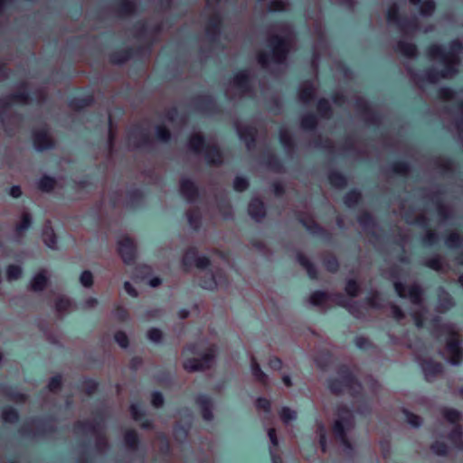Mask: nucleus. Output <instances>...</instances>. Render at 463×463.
<instances>
[{
  "label": "nucleus",
  "instance_id": "f257e3e1",
  "mask_svg": "<svg viewBox=\"0 0 463 463\" xmlns=\"http://www.w3.org/2000/svg\"><path fill=\"white\" fill-rule=\"evenodd\" d=\"M463 52V43L453 41L449 49L433 44L428 50L429 58L440 67V70L430 69L420 73H411L413 80L422 88L425 82L436 83L441 79H450L458 73L460 62L459 54Z\"/></svg>",
  "mask_w": 463,
  "mask_h": 463
},
{
  "label": "nucleus",
  "instance_id": "f03ea898",
  "mask_svg": "<svg viewBox=\"0 0 463 463\" xmlns=\"http://www.w3.org/2000/svg\"><path fill=\"white\" fill-rule=\"evenodd\" d=\"M276 31L280 34L275 33L269 37V53L259 54L258 61L262 67H269L271 63L280 66L286 61L293 35L292 28L288 24H281L277 26Z\"/></svg>",
  "mask_w": 463,
  "mask_h": 463
},
{
  "label": "nucleus",
  "instance_id": "7ed1b4c3",
  "mask_svg": "<svg viewBox=\"0 0 463 463\" xmlns=\"http://www.w3.org/2000/svg\"><path fill=\"white\" fill-rule=\"evenodd\" d=\"M215 354L216 347L213 345L205 346L203 342L189 345L182 352L183 367L189 373L208 369L213 363Z\"/></svg>",
  "mask_w": 463,
  "mask_h": 463
},
{
  "label": "nucleus",
  "instance_id": "20e7f679",
  "mask_svg": "<svg viewBox=\"0 0 463 463\" xmlns=\"http://www.w3.org/2000/svg\"><path fill=\"white\" fill-rule=\"evenodd\" d=\"M354 427V415L351 410L346 406H339L337 408L336 419L334 421L332 430L335 438L343 446V451L347 456H350L353 451V447L347 435Z\"/></svg>",
  "mask_w": 463,
  "mask_h": 463
},
{
  "label": "nucleus",
  "instance_id": "39448f33",
  "mask_svg": "<svg viewBox=\"0 0 463 463\" xmlns=\"http://www.w3.org/2000/svg\"><path fill=\"white\" fill-rule=\"evenodd\" d=\"M435 326L440 335L447 337V352L449 355L448 362L454 366L459 365L463 359V349L458 339V328L455 324L446 323L439 325V320H434Z\"/></svg>",
  "mask_w": 463,
  "mask_h": 463
},
{
  "label": "nucleus",
  "instance_id": "423d86ee",
  "mask_svg": "<svg viewBox=\"0 0 463 463\" xmlns=\"http://www.w3.org/2000/svg\"><path fill=\"white\" fill-rule=\"evenodd\" d=\"M394 288L399 297L408 298L415 309L411 311V316L414 319L417 327H422L425 322V308L421 304L422 289L417 284H412L409 287H404L401 282H394Z\"/></svg>",
  "mask_w": 463,
  "mask_h": 463
},
{
  "label": "nucleus",
  "instance_id": "0eeeda50",
  "mask_svg": "<svg viewBox=\"0 0 463 463\" xmlns=\"http://www.w3.org/2000/svg\"><path fill=\"white\" fill-rule=\"evenodd\" d=\"M188 147L195 154L203 155L209 165H220L222 162V154L214 141H205L199 133H194L190 137Z\"/></svg>",
  "mask_w": 463,
  "mask_h": 463
},
{
  "label": "nucleus",
  "instance_id": "6e6552de",
  "mask_svg": "<svg viewBox=\"0 0 463 463\" xmlns=\"http://www.w3.org/2000/svg\"><path fill=\"white\" fill-rule=\"evenodd\" d=\"M328 387L335 394H341L347 392L354 395L361 390L360 383L354 378L346 367L341 368L337 375L328 381Z\"/></svg>",
  "mask_w": 463,
  "mask_h": 463
},
{
  "label": "nucleus",
  "instance_id": "1a4fd4ad",
  "mask_svg": "<svg viewBox=\"0 0 463 463\" xmlns=\"http://www.w3.org/2000/svg\"><path fill=\"white\" fill-rule=\"evenodd\" d=\"M104 427L103 419H95L92 421H79L74 427V431L78 435L93 436L96 439V448L98 451L103 452L107 448V441L103 437Z\"/></svg>",
  "mask_w": 463,
  "mask_h": 463
},
{
  "label": "nucleus",
  "instance_id": "9d476101",
  "mask_svg": "<svg viewBox=\"0 0 463 463\" xmlns=\"http://www.w3.org/2000/svg\"><path fill=\"white\" fill-rule=\"evenodd\" d=\"M251 71L249 70L238 72L225 89V95L235 99L248 94L251 85Z\"/></svg>",
  "mask_w": 463,
  "mask_h": 463
},
{
  "label": "nucleus",
  "instance_id": "9b49d317",
  "mask_svg": "<svg viewBox=\"0 0 463 463\" xmlns=\"http://www.w3.org/2000/svg\"><path fill=\"white\" fill-rule=\"evenodd\" d=\"M389 24H393L404 34L411 35L419 30L418 18L413 16L411 20H402L398 14V7L392 5L387 11Z\"/></svg>",
  "mask_w": 463,
  "mask_h": 463
},
{
  "label": "nucleus",
  "instance_id": "f8f14e48",
  "mask_svg": "<svg viewBox=\"0 0 463 463\" xmlns=\"http://www.w3.org/2000/svg\"><path fill=\"white\" fill-rule=\"evenodd\" d=\"M219 2L220 0H206V12L210 15L206 25V34L213 40L220 32L221 15L215 9V5Z\"/></svg>",
  "mask_w": 463,
  "mask_h": 463
},
{
  "label": "nucleus",
  "instance_id": "ddd939ff",
  "mask_svg": "<svg viewBox=\"0 0 463 463\" xmlns=\"http://www.w3.org/2000/svg\"><path fill=\"white\" fill-rule=\"evenodd\" d=\"M227 280L222 269L206 272L202 279L200 285L203 288L213 290L218 287H225Z\"/></svg>",
  "mask_w": 463,
  "mask_h": 463
},
{
  "label": "nucleus",
  "instance_id": "4468645a",
  "mask_svg": "<svg viewBox=\"0 0 463 463\" xmlns=\"http://www.w3.org/2000/svg\"><path fill=\"white\" fill-rule=\"evenodd\" d=\"M33 141L37 151H43L53 147V140L48 129L43 127L33 131Z\"/></svg>",
  "mask_w": 463,
  "mask_h": 463
},
{
  "label": "nucleus",
  "instance_id": "2eb2a0df",
  "mask_svg": "<svg viewBox=\"0 0 463 463\" xmlns=\"http://www.w3.org/2000/svg\"><path fill=\"white\" fill-rule=\"evenodd\" d=\"M128 144L129 147L139 148L149 144V135L147 131L142 128H135L128 134Z\"/></svg>",
  "mask_w": 463,
  "mask_h": 463
},
{
  "label": "nucleus",
  "instance_id": "dca6fc26",
  "mask_svg": "<svg viewBox=\"0 0 463 463\" xmlns=\"http://www.w3.org/2000/svg\"><path fill=\"white\" fill-rule=\"evenodd\" d=\"M439 96L444 100H449V101H459L458 107V111L460 113L461 119L458 123V128L459 131H462L463 128V92H455L450 89L442 88L439 90Z\"/></svg>",
  "mask_w": 463,
  "mask_h": 463
},
{
  "label": "nucleus",
  "instance_id": "f3484780",
  "mask_svg": "<svg viewBox=\"0 0 463 463\" xmlns=\"http://www.w3.org/2000/svg\"><path fill=\"white\" fill-rule=\"evenodd\" d=\"M118 252L126 264L131 263L136 257V246L128 238H123L118 241Z\"/></svg>",
  "mask_w": 463,
  "mask_h": 463
},
{
  "label": "nucleus",
  "instance_id": "a211bd4d",
  "mask_svg": "<svg viewBox=\"0 0 463 463\" xmlns=\"http://www.w3.org/2000/svg\"><path fill=\"white\" fill-rule=\"evenodd\" d=\"M420 367L428 382H432L442 372V365L431 359L421 361Z\"/></svg>",
  "mask_w": 463,
  "mask_h": 463
},
{
  "label": "nucleus",
  "instance_id": "6ab92c4d",
  "mask_svg": "<svg viewBox=\"0 0 463 463\" xmlns=\"http://www.w3.org/2000/svg\"><path fill=\"white\" fill-rule=\"evenodd\" d=\"M235 128L239 137L245 142L247 148L250 150L254 146L256 129L241 123H236Z\"/></svg>",
  "mask_w": 463,
  "mask_h": 463
},
{
  "label": "nucleus",
  "instance_id": "aec40b11",
  "mask_svg": "<svg viewBox=\"0 0 463 463\" xmlns=\"http://www.w3.org/2000/svg\"><path fill=\"white\" fill-rule=\"evenodd\" d=\"M180 192L182 196L188 202H193L198 194L196 185L188 178H182L180 181Z\"/></svg>",
  "mask_w": 463,
  "mask_h": 463
},
{
  "label": "nucleus",
  "instance_id": "412c9836",
  "mask_svg": "<svg viewBox=\"0 0 463 463\" xmlns=\"http://www.w3.org/2000/svg\"><path fill=\"white\" fill-rule=\"evenodd\" d=\"M196 403L201 409L203 420L211 421L213 419L212 400L207 395L201 394L197 396Z\"/></svg>",
  "mask_w": 463,
  "mask_h": 463
},
{
  "label": "nucleus",
  "instance_id": "4be33fe9",
  "mask_svg": "<svg viewBox=\"0 0 463 463\" xmlns=\"http://www.w3.org/2000/svg\"><path fill=\"white\" fill-rule=\"evenodd\" d=\"M248 212L250 217L256 222H260L266 214L263 203L257 198L250 201Z\"/></svg>",
  "mask_w": 463,
  "mask_h": 463
},
{
  "label": "nucleus",
  "instance_id": "5701e85b",
  "mask_svg": "<svg viewBox=\"0 0 463 463\" xmlns=\"http://www.w3.org/2000/svg\"><path fill=\"white\" fill-rule=\"evenodd\" d=\"M47 282V270L42 269L33 277L30 282V288L34 292H41L45 288Z\"/></svg>",
  "mask_w": 463,
  "mask_h": 463
},
{
  "label": "nucleus",
  "instance_id": "b1692460",
  "mask_svg": "<svg viewBox=\"0 0 463 463\" xmlns=\"http://www.w3.org/2000/svg\"><path fill=\"white\" fill-rule=\"evenodd\" d=\"M455 305L451 296L443 290L442 288H439V294H438V309L439 312H446L449 310L451 307H453Z\"/></svg>",
  "mask_w": 463,
  "mask_h": 463
},
{
  "label": "nucleus",
  "instance_id": "393cba45",
  "mask_svg": "<svg viewBox=\"0 0 463 463\" xmlns=\"http://www.w3.org/2000/svg\"><path fill=\"white\" fill-rule=\"evenodd\" d=\"M42 238L43 243L52 250H57V238L52 228L46 223L43 229Z\"/></svg>",
  "mask_w": 463,
  "mask_h": 463
},
{
  "label": "nucleus",
  "instance_id": "a878e982",
  "mask_svg": "<svg viewBox=\"0 0 463 463\" xmlns=\"http://www.w3.org/2000/svg\"><path fill=\"white\" fill-rule=\"evenodd\" d=\"M316 88L310 81H305L299 88L298 97L303 103H308L314 97Z\"/></svg>",
  "mask_w": 463,
  "mask_h": 463
},
{
  "label": "nucleus",
  "instance_id": "bb28decb",
  "mask_svg": "<svg viewBox=\"0 0 463 463\" xmlns=\"http://www.w3.org/2000/svg\"><path fill=\"white\" fill-rule=\"evenodd\" d=\"M250 372L256 381L264 385L268 384L269 376L262 371L259 363L254 357H251L250 360Z\"/></svg>",
  "mask_w": 463,
  "mask_h": 463
},
{
  "label": "nucleus",
  "instance_id": "cd10ccee",
  "mask_svg": "<svg viewBox=\"0 0 463 463\" xmlns=\"http://www.w3.org/2000/svg\"><path fill=\"white\" fill-rule=\"evenodd\" d=\"M411 3L414 5L419 6L420 13L424 16H430L436 7L435 2L433 0H410Z\"/></svg>",
  "mask_w": 463,
  "mask_h": 463
},
{
  "label": "nucleus",
  "instance_id": "c85d7f7f",
  "mask_svg": "<svg viewBox=\"0 0 463 463\" xmlns=\"http://www.w3.org/2000/svg\"><path fill=\"white\" fill-rule=\"evenodd\" d=\"M279 140L288 153H290L293 150V140L288 129L286 127H282L279 130Z\"/></svg>",
  "mask_w": 463,
  "mask_h": 463
},
{
  "label": "nucleus",
  "instance_id": "c756f323",
  "mask_svg": "<svg viewBox=\"0 0 463 463\" xmlns=\"http://www.w3.org/2000/svg\"><path fill=\"white\" fill-rule=\"evenodd\" d=\"M297 259L298 263L307 270L310 279L317 278V269L309 260L302 253H298Z\"/></svg>",
  "mask_w": 463,
  "mask_h": 463
},
{
  "label": "nucleus",
  "instance_id": "7c9ffc66",
  "mask_svg": "<svg viewBox=\"0 0 463 463\" xmlns=\"http://www.w3.org/2000/svg\"><path fill=\"white\" fill-rule=\"evenodd\" d=\"M397 51L406 57H413L417 54V48L413 43L400 41L397 44Z\"/></svg>",
  "mask_w": 463,
  "mask_h": 463
},
{
  "label": "nucleus",
  "instance_id": "2f4dec72",
  "mask_svg": "<svg viewBox=\"0 0 463 463\" xmlns=\"http://www.w3.org/2000/svg\"><path fill=\"white\" fill-rule=\"evenodd\" d=\"M71 307V301L70 298L65 297H59L55 301V310L60 315L62 316L64 313L68 312Z\"/></svg>",
  "mask_w": 463,
  "mask_h": 463
},
{
  "label": "nucleus",
  "instance_id": "473e14b6",
  "mask_svg": "<svg viewBox=\"0 0 463 463\" xmlns=\"http://www.w3.org/2000/svg\"><path fill=\"white\" fill-rule=\"evenodd\" d=\"M449 439L455 448L459 449L463 448V436L459 426H456L453 429Z\"/></svg>",
  "mask_w": 463,
  "mask_h": 463
},
{
  "label": "nucleus",
  "instance_id": "72a5a7b5",
  "mask_svg": "<svg viewBox=\"0 0 463 463\" xmlns=\"http://www.w3.org/2000/svg\"><path fill=\"white\" fill-rule=\"evenodd\" d=\"M32 224V217L29 213L24 212L21 216V221L15 226V232L17 234H21L30 228Z\"/></svg>",
  "mask_w": 463,
  "mask_h": 463
},
{
  "label": "nucleus",
  "instance_id": "f704fd0d",
  "mask_svg": "<svg viewBox=\"0 0 463 463\" xmlns=\"http://www.w3.org/2000/svg\"><path fill=\"white\" fill-rule=\"evenodd\" d=\"M442 415L450 423H456L462 418V414L460 411L449 408L443 409Z\"/></svg>",
  "mask_w": 463,
  "mask_h": 463
},
{
  "label": "nucleus",
  "instance_id": "c9c22d12",
  "mask_svg": "<svg viewBox=\"0 0 463 463\" xmlns=\"http://www.w3.org/2000/svg\"><path fill=\"white\" fill-rule=\"evenodd\" d=\"M29 103V97L24 92L14 94L8 98L5 105L9 106L13 104H27Z\"/></svg>",
  "mask_w": 463,
  "mask_h": 463
},
{
  "label": "nucleus",
  "instance_id": "e433bc0d",
  "mask_svg": "<svg viewBox=\"0 0 463 463\" xmlns=\"http://www.w3.org/2000/svg\"><path fill=\"white\" fill-rule=\"evenodd\" d=\"M328 179L330 184L336 188H343L346 184L345 177L337 172H332L329 175Z\"/></svg>",
  "mask_w": 463,
  "mask_h": 463
},
{
  "label": "nucleus",
  "instance_id": "4c0bfd02",
  "mask_svg": "<svg viewBox=\"0 0 463 463\" xmlns=\"http://www.w3.org/2000/svg\"><path fill=\"white\" fill-rule=\"evenodd\" d=\"M55 179L50 176H43L38 182V188L43 192H51L55 186Z\"/></svg>",
  "mask_w": 463,
  "mask_h": 463
},
{
  "label": "nucleus",
  "instance_id": "58836bf2",
  "mask_svg": "<svg viewBox=\"0 0 463 463\" xmlns=\"http://www.w3.org/2000/svg\"><path fill=\"white\" fill-rule=\"evenodd\" d=\"M156 136L159 141L164 143L168 142L171 137L168 127H166L165 125L156 126Z\"/></svg>",
  "mask_w": 463,
  "mask_h": 463
},
{
  "label": "nucleus",
  "instance_id": "ea45409f",
  "mask_svg": "<svg viewBox=\"0 0 463 463\" xmlns=\"http://www.w3.org/2000/svg\"><path fill=\"white\" fill-rule=\"evenodd\" d=\"M281 420L285 424H288L297 419V412L288 407H283L279 412Z\"/></svg>",
  "mask_w": 463,
  "mask_h": 463
},
{
  "label": "nucleus",
  "instance_id": "a19ab883",
  "mask_svg": "<svg viewBox=\"0 0 463 463\" xmlns=\"http://www.w3.org/2000/svg\"><path fill=\"white\" fill-rule=\"evenodd\" d=\"M317 126V118L313 114H307L301 119V127L305 130L314 129Z\"/></svg>",
  "mask_w": 463,
  "mask_h": 463
},
{
  "label": "nucleus",
  "instance_id": "79ce46f5",
  "mask_svg": "<svg viewBox=\"0 0 463 463\" xmlns=\"http://www.w3.org/2000/svg\"><path fill=\"white\" fill-rule=\"evenodd\" d=\"M252 248L260 254L267 256L269 251L265 242L260 238H253L250 241Z\"/></svg>",
  "mask_w": 463,
  "mask_h": 463
},
{
  "label": "nucleus",
  "instance_id": "37998d69",
  "mask_svg": "<svg viewBox=\"0 0 463 463\" xmlns=\"http://www.w3.org/2000/svg\"><path fill=\"white\" fill-rule=\"evenodd\" d=\"M358 222L364 231L370 232L374 226L372 216L366 213H364L359 216Z\"/></svg>",
  "mask_w": 463,
  "mask_h": 463
},
{
  "label": "nucleus",
  "instance_id": "c03bdc74",
  "mask_svg": "<svg viewBox=\"0 0 463 463\" xmlns=\"http://www.w3.org/2000/svg\"><path fill=\"white\" fill-rule=\"evenodd\" d=\"M463 239L459 234L451 232L445 240V244L448 248L453 249L458 248L461 245Z\"/></svg>",
  "mask_w": 463,
  "mask_h": 463
},
{
  "label": "nucleus",
  "instance_id": "a18cd8bd",
  "mask_svg": "<svg viewBox=\"0 0 463 463\" xmlns=\"http://www.w3.org/2000/svg\"><path fill=\"white\" fill-rule=\"evenodd\" d=\"M22 275V268L18 265H9L6 269V279L9 281L18 279Z\"/></svg>",
  "mask_w": 463,
  "mask_h": 463
},
{
  "label": "nucleus",
  "instance_id": "49530a36",
  "mask_svg": "<svg viewBox=\"0 0 463 463\" xmlns=\"http://www.w3.org/2000/svg\"><path fill=\"white\" fill-rule=\"evenodd\" d=\"M197 256V252L194 249H189L183 257V265L186 268L194 265Z\"/></svg>",
  "mask_w": 463,
  "mask_h": 463
},
{
  "label": "nucleus",
  "instance_id": "de8ad7c7",
  "mask_svg": "<svg viewBox=\"0 0 463 463\" xmlns=\"http://www.w3.org/2000/svg\"><path fill=\"white\" fill-rule=\"evenodd\" d=\"M327 299V294L323 291H316L314 292L310 298L309 302L313 306H320L324 304Z\"/></svg>",
  "mask_w": 463,
  "mask_h": 463
},
{
  "label": "nucleus",
  "instance_id": "09e8293b",
  "mask_svg": "<svg viewBox=\"0 0 463 463\" xmlns=\"http://www.w3.org/2000/svg\"><path fill=\"white\" fill-rule=\"evenodd\" d=\"M125 443L131 449H137V443H138V439H137V433L134 430H128L126 432Z\"/></svg>",
  "mask_w": 463,
  "mask_h": 463
},
{
  "label": "nucleus",
  "instance_id": "8fccbe9b",
  "mask_svg": "<svg viewBox=\"0 0 463 463\" xmlns=\"http://www.w3.org/2000/svg\"><path fill=\"white\" fill-rule=\"evenodd\" d=\"M317 434L319 438V444L321 446V449L325 452L326 446V430L325 425L322 422L317 423Z\"/></svg>",
  "mask_w": 463,
  "mask_h": 463
},
{
  "label": "nucleus",
  "instance_id": "3c124183",
  "mask_svg": "<svg viewBox=\"0 0 463 463\" xmlns=\"http://www.w3.org/2000/svg\"><path fill=\"white\" fill-rule=\"evenodd\" d=\"M361 194L359 192L351 191L345 196V204L347 207H353L358 203Z\"/></svg>",
  "mask_w": 463,
  "mask_h": 463
},
{
  "label": "nucleus",
  "instance_id": "603ef678",
  "mask_svg": "<svg viewBox=\"0 0 463 463\" xmlns=\"http://www.w3.org/2000/svg\"><path fill=\"white\" fill-rule=\"evenodd\" d=\"M2 418L5 422H15L18 420V413L13 408H6L3 411Z\"/></svg>",
  "mask_w": 463,
  "mask_h": 463
},
{
  "label": "nucleus",
  "instance_id": "864d4df0",
  "mask_svg": "<svg viewBox=\"0 0 463 463\" xmlns=\"http://www.w3.org/2000/svg\"><path fill=\"white\" fill-rule=\"evenodd\" d=\"M403 413L405 415L407 422L411 426H412L414 428H418V427H420L421 425L422 420H421V419L418 415H415V414L410 412L407 410H404Z\"/></svg>",
  "mask_w": 463,
  "mask_h": 463
},
{
  "label": "nucleus",
  "instance_id": "5fc2aeb1",
  "mask_svg": "<svg viewBox=\"0 0 463 463\" xmlns=\"http://www.w3.org/2000/svg\"><path fill=\"white\" fill-rule=\"evenodd\" d=\"M186 215L190 226L194 229H197L200 222L199 213L196 210H191L187 212Z\"/></svg>",
  "mask_w": 463,
  "mask_h": 463
},
{
  "label": "nucleus",
  "instance_id": "6e6d98bb",
  "mask_svg": "<svg viewBox=\"0 0 463 463\" xmlns=\"http://www.w3.org/2000/svg\"><path fill=\"white\" fill-rule=\"evenodd\" d=\"M424 265L437 271L442 269V262L439 256H434L429 260H426Z\"/></svg>",
  "mask_w": 463,
  "mask_h": 463
},
{
  "label": "nucleus",
  "instance_id": "4d7b16f0",
  "mask_svg": "<svg viewBox=\"0 0 463 463\" xmlns=\"http://www.w3.org/2000/svg\"><path fill=\"white\" fill-rule=\"evenodd\" d=\"M80 282L85 288H90L93 285V275L90 270H84L80 276Z\"/></svg>",
  "mask_w": 463,
  "mask_h": 463
},
{
  "label": "nucleus",
  "instance_id": "13d9d810",
  "mask_svg": "<svg viewBox=\"0 0 463 463\" xmlns=\"http://www.w3.org/2000/svg\"><path fill=\"white\" fill-rule=\"evenodd\" d=\"M135 9V4L132 0H124L120 3L119 13L121 14H129Z\"/></svg>",
  "mask_w": 463,
  "mask_h": 463
},
{
  "label": "nucleus",
  "instance_id": "bf43d9fd",
  "mask_svg": "<svg viewBox=\"0 0 463 463\" xmlns=\"http://www.w3.org/2000/svg\"><path fill=\"white\" fill-rule=\"evenodd\" d=\"M114 339L116 343L122 348H128V337L127 334L123 331H118L114 335Z\"/></svg>",
  "mask_w": 463,
  "mask_h": 463
},
{
  "label": "nucleus",
  "instance_id": "052dcab7",
  "mask_svg": "<svg viewBox=\"0 0 463 463\" xmlns=\"http://www.w3.org/2000/svg\"><path fill=\"white\" fill-rule=\"evenodd\" d=\"M249 186L248 180L241 176H237L233 182V188L238 192L246 190Z\"/></svg>",
  "mask_w": 463,
  "mask_h": 463
},
{
  "label": "nucleus",
  "instance_id": "680f3d73",
  "mask_svg": "<svg viewBox=\"0 0 463 463\" xmlns=\"http://www.w3.org/2000/svg\"><path fill=\"white\" fill-rule=\"evenodd\" d=\"M345 291L349 296L355 297L359 292V286L354 280L349 279L345 286Z\"/></svg>",
  "mask_w": 463,
  "mask_h": 463
},
{
  "label": "nucleus",
  "instance_id": "e2e57ef3",
  "mask_svg": "<svg viewBox=\"0 0 463 463\" xmlns=\"http://www.w3.org/2000/svg\"><path fill=\"white\" fill-rule=\"evenodd\" d=\"M147 337L151 342L158 344L162 339V332L157 328H151L147 332Z\"/></svg>",
  "mask_w": 463,
  "mask_h": 463
},
{
  "label": "nucleus",
  "instance_id": "0e129e2a",
  "mask_svg": "<svg viewBox=\"0 0 463 463\" xmlns=\"http://www.w3.org/2000/svg\"><path fill=\"white\" fill-rule=\"evenodd\" d=\"M438 241V236L435 232L428 231L422 238V243L426 246H432Z\"/></svg>",
  "mask_w": 463,
  "mask_h": 463
},
{
  "label": "nucleus",
  "instance_id": "69168bd1",
  "mask_svg": "<svg viewBox=\"0 0 463 463\" xmlns=\"http://www.w3.org/2000/svg\"><path fill=\"white\" fill-rule=\"evenodd\" d=\"M317 110L323 117H328L330 105L326 99H320L317 104Z\"/></svg>",
  "mask_w": 463,
  "mask_h": 463
},
{
  "label": "nucleus",
  "instance_id": "338daca9",
  "mask_svg": "<svg viewBox=\"0 0 463 463\" xmlns=\"http://www.w3.org/2000/svg\"><path fill=\"white\" fill-rule=\"evenodd\" d=\"M269 11H284L287 8V2L285 0H273L269 4Z\"/></svg>",
  "mask_w": 463,
  "mask_h": 463
},
{
  "label": "nucleus",
  "instance_id": "774afa93",
  "mask_svg": "<svg viewBox=\"0 0 463 463\" xmlns=\"http://www.w3.org/2000/svg\"><path fill=\"white\" fill-rule=\"evenodd\" d=\"M164 396L160 392H154L151 396V403L156 408H160L164 404Z\"/></svg>",
  "mask_w": 463,
  "mask_h": 463
}]
</instances>
